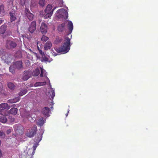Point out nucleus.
<instances>
[{"label":"nucleus","instance_id":"1","mask_svg":"<svg viewBox=\"0 0 158 158\" xmlns=\"http://www.w3.org/2000/svg\"><path fill=\"white\" fill-rule=\"evenodd\" d=\"M65 42L64 44L61 45L58 49L59 52H64L66 53L68 52L70 49V39L68 37H67L65 38Z\"/></svg>","mask_w":158,"mask_h":158},{"label":"nucleus","instance_id":"2","mask_svg":"<svg viewBox=\"0 0 158 158\" xmlns=\"http://www.w3.org/2000/svg\"><path fill=\"white\" fill-rule=\"evenodd\" d=\"M37 131V127L35 125H34L30 131L27 132L26 135L27 137L30 138L33 137Z\"/></svg>","mask_w":158,"mask_h":158},{"label":"nucleus","instance_id":"3","mask_svg":"<svg viewBox=\"0 0 158 158\" xmlns=\"http://www.w3.org/2000/svg\"><path fill=\"white\" fill-rule=\"evenodd\" d=\"M17 46L16 43L10 40H7L6 42V47L8 49H13L15 48Z\"/></svg>","mask_w":158,"mask_h":158},{"label":"nucleus","instance_id":"4","mask_svg":"<svg viewBox=\"0 0 158 158\" xmlns=\"http://www.w3.org/2000/svg\"><path fill=\"white\" fill-rule=\"evenodd\" d=\"M48 26L45 23L44 21L43 22L40 27V31L43 34H45L48 31Z\"/></svg>","mask_w":158,"mask_h":158},{"label":"nucleus","instance_id":"5","mask_svg":"<svg viewBox=\"0 0 158 158\" xmlns=\"http://www.w3.org/2000/svg\"><path fill=\"white\" fill-rule=\"evenodd\" d=\"M31 77V73L28 71H25L22 76V81L27 80Z\"/></svg>","mask_w":158,"mask_h":158},{"label":"nucleus","instance_id":"6","mask_svg":"<svg viewBox=\"0 0 158 158\" xmlns=\"http://www.w3.org/2000/svg\"><path fill=\"white\" fill-rule=\"evenodd\" d=\"M14 128L15 132L19 134H21L23 132V126L19 124L14 125Z\"/></svg>","mask_w":158,"mask_h":158},{"label":"nucleus","instance_id":"7","mask_svg":"<svg viewBox=\"0 0 158 158\" xmlns=\"http://www.w3.org/2000/svg\"><path fill=\"white\" fill-rule=\"evenodd\" d=\"M36 27V22L35 21L32 22L28 27V30L31 33H32L35 31Z\"/></svg>","mask_w":158,"mask_h":158},{"label":"nucleus","instance_id":"8","mask_svg":"<svg viewBox=\"0 0 158 158\" xmlns=\"http://www.w3.org/2000/svg\"><path fill=\"white\" fill-rule=\"evenodd\" d=\"M25 13L27 17L30 20H32L34 17V15L31 13L29 9L26 8L25 9Z\"/></svg>","mask_w":158,"mask_h":158},{"label":"nucleus","instance_id":"9","mask_svg":"<svg viewBox=\"0 0 158 158\" xmlns=\"http://www.w3.org/2000/svg\"><path fill=\"white\" fill-rule=\"evenodd\" d=\"M50 110L49 108L47 107H45L42 109L41 110L42 113L45 116H49Z\"/></svg>","mask_w":158,"mask_h":158},{"label":"nucleus","instance_id":"10","mask_svg":"<svg viewBox=\"0 0 158 158\" xmlns=\"http://www.w3.org/2000/svg\"><path fill=\"white\" fill-rule=\"evenodd\" d=\"M15 68L19 69L23 68L22 62L21 61H17L15 62L13 64Z\"/></svg>","mask_w":158,"mask_h":158},{"label":"nucleus","instance_id":"11","mask_svg":"<svg viewBox=\"0 0 158 158\" xmlns=\"http://www.w3.org/2000/svg\"><path fill=\"white\" fill-rule=\"evenodd\" d=\"M52 46L51 42L50 41H48L44 45V48L45 50H47L50 49Z\"/></svg>","mask_w":158,"mask_h":158},{"label":"nucleus","instance_id":"12","mask_svg":"<svg viewBox=\"0 0 158 158\" xmlns=\"http://www.w3.org/2000/svg\"><path fill=\"white\" fill-rule=\"evenodd\" d=\"M55 9V8H54L52 10V6L50 5H48L45 10V13H53V10Z\"/></svg>","mask_w":158,"mask_h":158},{"label":"nucleus","instance_id":"13","mask_svg":"<svg viewBox=\"0 0 158 158\" xmlns=\"http://www.w3.org/2000/svg\"><path fill=\"white\" fill-rule=\"evenodd\" d=\"M42 59L41 60L42 62H50L52 60V58L48 57H47L45 54L43 55V56L42 57Z\"/></svg>","mask_w":158,"mask_h":158},{"label":"nucleus","instance_id":"14","mask_svg":"<svg viewBox=\"0 0 158 158\" xmlns=\"http://www.w3.org/2000/svg\"><path fill=\"white\" fill-rule=\"evenodd\" d=\"M33 149L32 150H29L27 152V153L28 154V155H31V156L30 158H33V156L34 155L35 152V151L36 149V147L35 146H34L33 147Z\"/></svg>","mask_w":158,"mask_h":158},{"label":"nucleus","instance_id":"15","mask_svg":"<svg viewBox=\"0 0 158 158\" xmlns=\"http://www.w3.org/2000/svg\"><path fill=\"white\" fill-rule=\"evenodd\" d=\"M20 99V97H15L13 99H11L8 100V103H16L18 102Z\"/></svg>","mask_w":158,"mask_h":158},{"label":"nucleus","instance_id":"16","mask_svg":"<svg viewBox=\"0 0 158 158\" xmlns=\"http://www.w3.org/2000/svg\"><path fill=\"white\" fill-rule=\"evenodd\" d=\"M65 24L63 23L60 25L58 27V30L59 31L62 32L64 31L65 29Z\"/></svg>","mask_w":158,"mask_h":158},{"label":"nucleus","instance_id":"17","mask_svg":"<svg viewBox=\"0 0 158 158\" xmlns=\"http://www.w3.org/2000/svg\"><path fill=\"white\" fill-rule=\"evenodd\" d=\"M10 19L11 22L15 21L16 19V15L15 13L10 12Z\"/></svg>","mask_w":158,"mask_h":158},{"label":"nucleus","instance_id":"18","mask_svg":"<svg viewBox=\"0 0 158 158\" xmlns=\"http://www.w3.org/2000/svg\"><path fill=\"white\" fill-rule=\"evenodd\" d=\"M44 123V118L43 117H41V118L38 119L37 122V125L38 126L41 127L43 125Z\"/></svg>","mask_w":158,"mask_h":158},{"label":"nucleus","instance_id":"19","mask_svg":"<svg viewBox=\"0 0 158 158\" xmlns=\"http://www.w3.org/2000/svg\"><path fill=\"white\" fill-rule=\"evenodd\" d=\"M68 28L69 31L71 33L73 29V24L70 21H68Z\"/></svg>","mask_w":158,"mask_h":158},{"label":"nucleus","instance_id":"20","mask_svg":"<svg viewBox=\"0 0 158 158\" xmlns=\"http://www.w3.org/2000/svg\"><path fill=\"white\" fill-rule=\"evenodd\" d=\"M3 109H0V114L2 115H7L8 114L7 110Z\"/></svg>","mask_w":158,"mask_h":158},{"label":"nucleus","instance_id":"21","mask_svg":"<svg viewBox=\"0 0 158 158\" xmlns=\"http://www.w3.org/2000/svg\"><path fill=\"white\" fill-rule=\"evenodd\" d=\"M18 109L15 108H13L9 110V113L11 114L15 115L17 112Z\"/></svg>","mask_w":158,"mask_h":158},{"label":"nucleus","instance_id":"22","mask_svg":"<svg viewBox=\"0 0 158 158\" xmlns=\"http://www.w3.org/2000/svg\"><path fill=\"white\" fill-rule=\"evenodd\" d=\"M10 108V106L7 103H2L0 104V109H3L8 110Z\"/></svg>","mask_w":158,"mask_h":158},{"label":"nucleus","instance_id":"23","mask_svg":"<svg viewBox=\"0 0 158 158\" xmlns=\"http://www.w3.org/2000/svg\"><path fill=\"white\" fill-rule=\"evenodd\" d=\"M6 26L3 25H2L0 27V34H3L6 30Z\"/></svg>","mask_w":158,"mask_h":158},{"label":"nucleus","instance_id":"24","mask_svg":"<svg viewBox=\"0 0 158 158\" xmlns=\"http://www.w3.org/2000/svg\"><path fill=\"white\" fill-rule=\"evenodd\" d=\"M6 115H2L0 117V121L3 123H5L7 121V119L5 117Z\"/></svg>","mask_w":158,"mask_h":158},{"label":"nucleus","instance_id":"25","mask_svg":"<svg viewBox=\"0 0 158 158\" xmlns=\"http://www.w3.org/2000/svg\"><path fill=\"white\" fill-rule=\"evenodd\" d=\"M40 73V70L38 68H36L32 72V75L34 76H38Z\"/></svg>","mask_w":158,"mask_h":158},{"label":"nucleus","instance_id":"26","mask_svg":"<svg viewBox=\"0 0 158 158\" xmlns=\"http://www.w3.org/2000/svg\"><path fill=\"white\" fill-rule=\"evenodd\" d=\"M16 69L13 65H11L9 68V70L12 74H14L15 73V69Z\"/></svg>","mask_w":158,"mask_h":158},{"label":"nucleus","instance_id":"27","mask_svg":"<svg viewBox=\"0 0 158 158\" xmlns=\"http://www.w3.org/2000/svg\"><path fill=\"white\" fill-rule=\"evenodd\" d=\"M27 92V90L26 89H24L21 90V91L19 94V97H20L24 95Z\"/></svg>","mask_w":158,"mask_h":158},{"label":"nucleus","instance_id":"28","mask_svg":"<svg viewBox=\"0 0 158 158\" xmlns=\"http://www.w3.org/2000/svg\"><path fill=\"white\" fill-rule=\"evenodd\" d=\"M46 3L45 0H40L39 2V4L40 6L42 7H43Z\"/></svg>","mask_w":158,"mask_h":158},{"label":"nucleus","instance_id":"29","mask_svg":"<svg viewBox=\"0 0 158 158\" xmlns=\"http://www.w3.org/2000/svg\"><path fill=\"white\" fill-rule=\"evenodd\" d=\"M8 88L11 90H13L15 89V86L12 83H8Z\"/></svg>","mask_w":158,"mask_h":158},{"label":"nucleus","instance_id":"30","mask_svg":"<svg viewBox=\"0 0 158 158\" xmlns=\"http://www.w3.org/2000/svg\"><path fill=\"white\" fill-rule=\"evenodd\" d=\"M5 12L4 6L3 5H0V15H3Z\"/></svg>","mask_w":158,"mask_h":158},{"label":"nucleus","instance_id":"31","mask_svg":"<svg viewBox=\"0 0 158 158\" xmlns=\"http://www.w3.org/2000/svg\"><path fill=\"white\" fill-rule=\"evenodd\" d=\"M46 82L45 81L42 82H38L36 83L35 85L36 86H42L46 85Z\"/></svg>","mask_w":158,"mask_h":158},{"label":"nucleus","instance_id":"32","mask_svg":"<svg viewBox=\"0 0 158 158\" xmlns=\"http://www.w3.org/2000/svg\"><path fill=\"white\" fill-rule=\"evenodd\" d=\"M46 15L44 16V18L47 19L50 18L52 15V13H45Z\"/></svg>","mask_w":158,"mask_h":158},{"label":"nucleus","instance_id":"33","mask_svg":"<svg viewBox=\"0 0 158 158\" xmlns=\"http://www.w3.org/2000/svg\"><path fill=\"white\" fill-rule=\"evenodd\" d=\"M49 39V38L45 36V35H43L42 36V38H41V40L42 41L46 42L47 40H48Z\"/></svg>","mask_w":158,"mask_h":158},{"label":"nucleus","instance_id":"34","mask_svg":"<svg viewBox=\"0 0 158 158\" xmlns=\"http://www.w3.org/2000/svg\"><path fill=\"white\" fill-rule=\"evenodd\" d=\"M49 93L52 98H53L55 96V93L54 90H51V92H49L48 93V94Z\"/></svg>","mask_w":158,"mask_h":158},{"label":"nucleus","instance_id":"35","mask_svg":"<svg viewBox=\"0 0 158 158\" xmlns=\"http://www.w3.org/2000/svg\"><path fill=\"white\" fill-rule=\"evenodd\" d=\"M45 72V70L44 69L41 68V73L40 75V77H42L43 76L44 72Z\"/></svg>","mask_w":158,"mask_h":158},{"label":"nucleus","instance_id":"36","mask_svg":"<svg viewBox=\"0 0 158 158\" xmlns=\"http://www.w3.org/2000/svg\"><path fill=\"white\" fill-rule=\"evenodd\" d=\"M5 136V133L3 132V131H0V136L1 137H4Z\"/></svg>","mask_w":158,"mask_h":158},{"label":"nucleus","instance_id":"37","mask_svg":"<svg viewBox=\"0 0 158 158\" xmlns=\"http://www.w3.org/2000/svg\"><path fill=\"white\" fill-rule=\"evenodd\" d=\"M39 51L40 54L42 56H43V55L45 54L44 52H43V51L41 50H39Z\"/></svg>","mask_w":158,"mask_h":158},{"label":"nucleus","instance_id":"38","mask_svg":"<svg viewBox=\"0 0 158 158\" xmlns=\"http://www.w3.org/2000/svg\"><path fill=\"white\" fill-rule=\"evenodd\" d=\"M40 138H38V139H37V140L38 141H39V142L41 140V139H42V134H40Z\"/></svg>","mask_w":158,"mask_h":158},{"label":"nucleus","instance_id":"39","mask_svg":"<svg viewBox=\"0 0 158 158\" xmlns=\"http://www.w3.org/2000/svg\"><path fill=\"white\" fill-rule=\"evenodd\" d=\"M11 129H9L7 130V131H6V133L7 134H8L9 133H11Z\"/></svg>","mask_w":158,"mask_h":158},{"label":"nucleus","instance_id":"40","mask_svg":"<svg viewBox=\"0 0 158 158\" xmlns=\"http://www.w3.org/2000/svg\"><path fill=\"white\" fill-rule=\"evenodd\" d=\"M65 15L66 16V18H65V19H66L68 18V14L67 12L66 11L64 13Z\"/></svg>","mask_w":158,"mask_h":158},{"label":"nucleus","instance_id":"41","mask_svg":"<svg viewBox=\"0 0 158 158\" xmlns=\"http://www.w3.org/2000/svg\"><path fill=\"white\" fill-rule=\"evenodd\" d=\"M21 0V2L22 5L24 4L26 0Z\"/></svg>","mask_w":158,"mask_h":158},{"label":"nucleus","instance_id":"42","mask_svg":"<svg viewBox=\"0 0 158 158\" xmlns=\"http://www.w3.org/2000/svg\"><path fill=\"white\" fill-rule=\"evenodd\" d=\"M44 76L45 77L47 78L48 79V78L47 77V73L46 72L44 73Z\"/></svg>","mask_w":158,"mask_h":158},{"label":"nucleus","instance_id":"43","mask_svg":"<svg viewBox=\"0 0 158 158\" xmlns=\"http://www.w3.org/2000/svg\"><path fill=\"white\" fill-rule=\"evenodd\" d=\"M2 155V151L1 149H0V158H1Z\"/></svg>","mask_w":158,"mask_h":158},{"label":"nucleus","instance_id":"44","mask_svg":"<svg viewBox=\"0 0 158 158\" xmlns=\"http://www.w3.org/2000/svg\"><path fill=\"white\" fill-rule=\"evenodd\" d=\"M15 121V118H11V121L12 122H14Z\"/></svg>","mask_w":158,"mask_h":158},{"label":"nucleus","instance_id":"45","mask_svg":"<svg viewBox=\"0 0 158 158\" xmlns=\"http://www.w3.org/2000/svg\"><path fill=\"white\" fill-rule=\"evenodd\" d=\"M3 22V20H2L0 19V24H1Z\"/></svg>","mask_w":158,"mask_h":158},{"label":"nucleus","instance_id":"46","mask_svg":"<svg viewBox=\"0 0 158 158\" xmlns=\"http://www.w3.org/2000/svg\"><path fill=\"white\" fill-rule=\"evenodd\" d=\"M41 20H42L41 19H39V23H40V22H41Z\"/></svg>","mask_w":158,"mask_h":158},{"label":"nucleus","instance_id":"47","mask_svg":"<svg viewBox=\"0 0 158 158\" xmlns=\"http://www.w3.org/2000/svg\"><path fill=\"white\" fill-rule=\"evenodd\" d=\"M37 48H38V51H39V50H40V48L38 46V47H37Z\"/></svg>","mask_w":158,"mask_h":158},{"label":"nucleus","instance_id":"48","mask_svg":"<svg viewBox=\"0 0 158 158\" xmlns=\"http://www.w3.org/2000/svg\"><path fill=\"white\" fill-rule=\"evenodd\" d=\"M63 10V9H60L59 10H58V11H60V10Z\"/></svg>","mask_w":158,"mask_h":158},{"label":"nucleus","instance_id":"49","mask_svg":"<svg viewBox=\"0 0 158 158\" xmlns=\"http://www.w3.org/2000/svg\"><path fill=\"white\" fill-rule=\"evenodd\" d=\"M53 104L52 105V106L51 107H50L51 108H52L53 107Z\"/></svg>","mask_w":158,"mask_h":158},{"label":"nucleus","instance_id":"50","mask_svg":"<svg viewBox=\"0 0 158 158\" xmlns=\"http://www.w3.org/2000/svg\"><path fill=\"white\" fill-rule=\"evenodd\" d=\"M1 141L0 140V145H1Z\"/></svg>","mask_w":158,"mask_h":158}]
</instances>
